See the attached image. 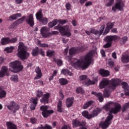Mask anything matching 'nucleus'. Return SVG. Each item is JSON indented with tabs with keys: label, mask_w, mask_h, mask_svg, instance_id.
I'll use <instances>...</instances> for the list:
<instances>
[{
	"label": "nucleus",
	"mask_w": 129,
	"mask_h": 129,
	"mask_svg": "<svg viewBox=\"0 0 129 129\" xmlns=\"http://www.w3.org/2000/svg\"><path fill=\"white\" fill-rule=\"evenodd\" d=\"M65 58L66 60L70 62L71 66L74 68H81L82 69H85L89 66L91 62L92 54L91 52H89L79 59L77 58H72L70 56H66Z\"/></svg>",
	"instance_id": "f257e3e1"
},
{
	"label": "nucleus",
	"mask_w": 129,
	"mask_h": 129,
	"mask_svg": "<svg viewBox=\"0 0 129 129\" xmlns=\"http://www.w3.org/2000/svg\"><path fill=\"white\" fill-rule=\"evenodd\" d=\"M121 106L120 105H116L114 108H112L108 114V116L107 117L106 120L104 122H101L99 124V126L102 129H106L108 127L109 125L111 124V121L113 118V115L112 113H117L119 110H120Z\"/></svg>",
	"instance_id": "f03ea898"
},
{
	"label": "nucleus",
	"mask_w": 129,
	"mask_h": 129,
	"mask_svg": "<svg viewBox=\"0 0 129 129\" xmlns=\"http://www.w3.org/2000/svg\"><path fill=\"white\" fill-rule=\"evenodd\" d=\"M27 47L22 42H20L18 46L17 55L22 59H27L30 54L27 51Z\"/></svg>",
	"instance_id": "7ed1b4c3"
},
{
	"label": "nucleus",
	"mask_w": 129,
	"mask_h": 129,
	"mask_svg": "<svg viewBox=\"0 0 129 129\" xmlns=\"http://www.w3.org/2000/svg\"><path fill=\"white\" fill-rule=\"evenodd\" d=\"M54 30H58L61 35L66 36L67 37H70L71 36L72 34L68 26L62 27L58 24V25L54 27Z\"/></svg>",
	"instance_id": "20e7f679"
},
{
	"label": "nucleus",
	"mask_w": 129,
	"mask_h": 129,
	"mask_svg": "<svg viewBox=\"0 0 129 129\" xmlns=\"http://www.w3.org/2000/svg\"><path fill=\"white\" fill-rule=\"evenodd\" d=\"M101 111L102 109L101 108H97L94 109L90 114H89L87 111H84L82 112V114L83 116H84V117L87 119H91V118L95 117V116H97Z\"/></svg>",
	"instance_id": "39448f33"
},
{
	"label": "nucleus",
	"mask_w": 129,
	"mask_h": 129,
	"mask_svg": "<svg viewBox=\"0 0 129 129\" xmlns=\"http://www.w3.org/2000/svg\"><path fill=\"white\" fill-rule=\"evenodd\" d=\"M10 67L13 69L12 71L15 73L20 72L23 68L20 61L16 60L10 63Z\"/></svg>",
	"instance_id": "423d86ee"
},
{
	"label": "nucleus",
	"mask_w": 129,
	"mask_h": 129,
	"mask_svg": "<svg viewBox=\"0 0 129 129\" xmlns=\"http://www.w3.org/2000/svg\"><path fill=\"white\" fill-rule=\"evenodd\" d=\"M72 125L73 128H76L77 127L79 126H82L80 129H87L86 127H84L86 125V123L85 121H82L81 122L77 120V119H74L72 120Z\"/></svg>",
	"instance_id": "0eeeda50"
},
{
	"label": "nucleus",
	"mask_w": 129,
	"mask_h": 129,
	"mask_svg": "<svg viewBox=\"0 0 129 129\" xmlns=\"http://www.w3.org/2000/svg\"><path fill=\"white\" fill-rule=\"evenodd\" d=\"M48 107L47 106H42L40 107V110L42 111V116L44 118H47L50 114L53 113L54 111L53 110H47Z\"/></svg>",
	"instance_id": "6e6552de"
},
{
	"label": "nucleus",
	"mask_w": 129,
	"mask_h": 129,
	"mask_svg": "<svg viewBox=\"0 0 129 129\" xmlns=\"http://www.w3.org/2000/svg\"><path fill=\"white\" fill-rule=\"evenodd\" d=\"M117 39V37L116 36H109L105 38L104 40L107 42V43L105 44L103 47L104 48H108L111 45L112 41L113 40H116Z\"/></svg>",
	"instance_id": "1a4fd4ad"
},
{
	"label": "nucleus",
	"mask_w": 129,
	"mask_h": 129,
	"mask_svg": "<svg viewBox=\"0 0 129 129\" xmlns=\"http://www.w3.org/2000/svg\"><path fill=\"white\" fill-rule=\"evenodd\" d=\"M105 27V25H103L100 27L99 31L95 30H92L91 31H85V33L88 35H91V33H94V34L98 36H100L103 33Z\"/></svg>",
	"instance_id": "9d476101"
},
{
	"label": "nucleus",
	"mask_w": 129,
	"mask_h": 129,
	"mask_svg": "<svg viewBox=\"0 0 129 129\" xmlns=\"http://www.w3.org/2000/svg\"><path fill=\"white\" fill-rule=\"evenodd\" d=\"M35 16H36V19L41 22L42 24L46 25L48 23V19L46 18L43 17L42 12L41 11L37 12Z\"/></svg>",
	"instance_id": "9b49d317"
},
{
	"label": "nucleus",
	"mask_w": 129,
	"mask_h": 129,
	"mask_svg": "<svg viewBox=\"0 0 129 129\" xmlns=\"http://www.w3.org/2000/svg\"><path fill=\"white\" fill-rule=\"evenodd\" d=\"M124 7V3L122 0H117L115 5L112 8V11L113 12H116V10L122 11Z\"/></svg>",
	"instance_id": "f8f14e48"
},
{
	"label": "nucleus",
	"mask_w": 129,
	"mask_h": 129,
	"mask_svg": "<svg viewBox=\"0 0 129 129\" xmlns=\"http://www.w3.org/2000/svg\"><path fill=\"white\" fill-rule=\"evenodd\" d=\"M50 28L47 27H42L40 29V33L41 36L44 38H47L50 36Z\"/></svg>",
	"instance_id": "ddd939ff"
},
{
	"label": "nucleus",
	"mask_w": 129,
	"mask_h": 129,
	"mask_svg": "<svg viewBox=\"0 0 129 129\" xmlns=\"http://www.w3.org/2000/svg\"><path fill=\"white\" fill-rule=\"evenodd\" d=\"M19 106L14 101H12L10 104L7 106L8 109L13 112H16L19 109Z\"/></svg>",
	"instance_id": "4468645a"
},
{
	"label": "nucleus",
	"mask_w": 129,
	"mask_h": 129,
	"mask_svg": "<svg viewBox=\"0 0 129 129\" xmlns=\"http://www.w3.org/2000/svg\"><path fill=\"white\" fill-rule=\"evenodd\" d=\"M109 81L107 79L104 78L102 80L101 82H100L99 87L100 89H102V88H104L105 86L108 85Z\"/></svg>",
	"instance_id": "2eb2a0df"
},
{
	"label": "nucleus",
	"mask_w": 129,
	"mask_h": 129,
	"mask_svg": "<svg viewBox=\"0 0 129 129\" xmlns=\"http://www.w3.org/2000/svg\"><path fill=\"white\" fill-rule=\"evenodd\" d=\"M122 88L124 89V95L126 96L129 95V86L126 82H122Z\"/></svg>",
	"instance_id": "dca6fc26"
},
{
	"label": "nucleus",
	"mask_w": 129,
	"mask_h": 129,
	"mask_svg": "<svg viewBox=\"0 0 129 129\" xmlns=\"http://www.w3.org/2000/svg\"><path fill=\"white\" fill-rule=\"evenodd\" d=\"M49 96V93H46L43 95V97L40 99V102H41V103H48Z\"/></svg>",
	"instance_id": "f3484780"
},
{
	"label": "nucleus",
	"mask_w": 129,
	"mask_h": 129,
	"mask_svg": "<svg viewBox=\"0 0 129 129\" xmlns=\"http://www.w3.org/2000/svg\"><path fill=\"white\" fill-rule=\"evenodd\" d=\"M35 73H36V76H35V78H34V80L39 79L42 77V74L41 71V69L39 67L35 69Z\"/></svg>",
	"instance_id": "a211bd4d"
},
{
	"label": "nucleus",
	"mask_w": 129,
	"mask_h": 129,
	"mask_svg": "<svg viewBox=\"0 0 129 129\" xmlns=\"http://www.w3.org/2000/svg\"><path fill=\"white\" fill-rule=\"evenodd\" d=\"M113 26L114 24L113 23H108L103 35H105L109 33V31L113 27Z\"/></svg>",
	"instance_id": "6ab92c4d"
},
{
	"label": "nucleus",
	"mask_w": 129,
	"mask_h": 129,
	"mask_svg": "<svg viewBox=\"0 0 129 129\" xmlns=\"http://www.w3.org/2000/svg\"><path fill=\"white\" fill-rule=\"evenodd\" d=\"M120 83L121 80L118 79H112L111 80V85H112V86H113V87H116V86L120 84Z\"/></svg>",
	"instance_id": "aec40b11"
},
{
	"label": "nucleus",
	"mask_w": 129,
	"mask_h": 129,
	"mask_svg": "<svg viewBox=\"0 0 129 129\" xmlns=\"http://www.w3.org/2000/svg\"><path fill=\"white\" fill-rule=\"evenodd\" d=\"M82 51V50L81 49L78 48H72L69 50V54L70 55H73Z\"/></svg>",
	"instance_id": "412c9836"
},
{
	"label": "nucleus",
	"mask_w": 129,
	"mask_h": 129,
	"mask_svg": "<svg viewBox=\"0 0 129 129\" xmlns=\"http://www.w3.org/2000/svg\"><path fill=\"white\" fill-rule=\"evenodd\" d=\"M31 102H32V104L31 106V109L32 110H34V109H35V107L37 103L38 99L37 98H32L31 99Z\"/></svg>",
	"instance_id": "4be33fe9"
},
{
	"label": "nucleus",
	"mask_w": 129,
	"mask_h": 129,
	"mask_svg": "<svg viewBox=\"0 0 129 129\" xmlns=\"http://www.w3.org/2000/svg\"><path fill=\"white\" fill-rule=\"evenodd\" d=\"M92 94L97 96L98 98L99 101L100 102H102L103 101V97L102 95V94L100 93H96L95 92H92Z\"/></svg>",
	"instance_id": "5701e85b"
},
{
	"label": "nucleus",
	"mask_w": 129,
	"mask_h": 129,
	"mask_svg": "<svg viewBox=\"0 0 129 129\" xmlns=\"http://www.w3.org/2000/svg\"><path fill=\"white\" fill-rule=\"evenodd\" d=\"M74 102L73 98H69L66 100V105L67 107H71L72 106Z\"/></svg>",
	"instance_id": "b1692460"
},
{
	"label": "nucleus",
	"mask_w": 129,
	"mask_h": 129,
	"mask_svg": "<svg viewBox=\"0 0 129 129\" xmlns=\"http://www.w3.org/2000/svg\"><path fill=\"white\" fill-rule=\"evenodd\" d=\"M98 82L97 77L94 81H91L90 79H87V81L85 83L86 86H89V85H93V84H95L96 82Z\"/></svg>",
	"instance_id": "393cba45"
},
{
	"label": "nucleus",
	"mask_w": 129,
	"mask_h": 129,
	"mask_svg": "<svg viewBox=\"0 0 129 129\" xmlns=\"http://www.w3.org/2000/svg\"><path fill=\"white\" fill-rule=\"evenodd\" d=\"M121 62L123 63H127L129 62V55L128 54H124L121 58Z\"/></svg>",
	"instance_id": "a878e982"
},
{
	"label": "nucleus",
	"mask_w": 129,
	"mask_h": 129,
	"mask_svg": "<svg viewBox=\"0 0 129 129\" xmlns=\"http://www.w3.org/2000/svg\"><path fill=\"white\" fill-rule=\"evenodd\" d=\"M99 73L102 77H107L109 75V72L103 69L100 70Z\"/></svg>",
	"instance_id": "bb28decb"
},
{
	"label": "nucleus",
	"mask_w": 129,
	"mask_h": 129,
	"mask_svg": "<svg viewBox=\"0 0 129 129\" xmlns=\"http://www.w3.org/2000/svg\"><path fill=\"white\" fill-rule=\"evenodd\" d=\"M8 72V68L6 67L2 68V70L0 71V77H3L5 76Z\"/></svg>",
	"instance_id": "cd10ccee"
},
{
	"label": "nucleus",
	"mask_w": 129,
	"mask_h": 129,
	"mask_svg": "<svg viewBox=\"0 0 129 129\" xmlns=\"http://www.w3.org/2000/svg\"><path fill=\"white\" fill-rule=\"evenodd\" d=\"M27 22L28 24L31 26H33L34 25L33 17L32 15H30L28 16V19H27Z\"/></svg>",
	"instance_id": "c85d7f7f"
},
{
	"label": "nucleus",
	"mask_w": 129,
	"mask_h": 129,
	"mask_svg": "<svg viewBox=\"0 0 129 129\" xmlns=\"http://www.w3.org/2000/svg\"><path fill=\"white\" fill-rule=\"evenodd\" d=\"M21 16H22V15L20 13H18V14H14V15H13L12 16H11L10 17L9 20L10 21H13V20H16L17 19H18L19 17H21Z\"/></svg>",
	"instance_id": "c756f323"
},
{
	"label": "nucleus",
	"mask_w": 129,
	"mask_h": 129,
	"mask_svg": "<svg viewBox=\"0 0 129 129\" xmlns=\"http://www.w3.org/2000/svg\"><path fill=\"white\" fill-rule=\"evenodd\" d=\"M8 129H17V126L11 122L7 123Z\"/></svg>",
	"instance_id": "7c9ffc66"
},
{
	"label": "nucleus",
	"mask_w": 129,
	"mask_h": 129,
	"mask_svg": "<svg viewBox=\"0 0 129 129\" xmlns=\"http://www.w3.org/2000/svg\"><path fill=\"white\" fill-rule=\"evenodd\" d=\"M6 91L3 90L2 87H0V98H4V97H6Z\"/></svg>",
	"instance_id": "2f4dec72"
},
{
	"label": "nucleus",
	"mask_w": 129,
	"mask_h": 129,
	"mask_svg": "<svg viewBox=\"0 0 129 129\" xmlns=\"http://www.w3.org/2000/svg\"><path fill=\"white\" fill-rule=\"evenodd\" d=\"M10 43V39L9 38H3L1 39V43L6 45Z\"/></svg>",
	"instance_id": "473e14b6"
},
{
	"label": "nucleus",
	"mask_w": 129,
	"mask_h": 129,
	"mask_svg": "<svg viewBox=\"0 0 129 129\" xmlns=\"http://www.w3.org/2000/svg\"><path fill=\"white\" fill-rule=\"evenodd\" d=\"M58 82H59V83H60L61 85H66V84L68 83V81L64 78L59 79Z\"/></svg>",
	"instance_id": "72a5a7b5"
},
{
	"label": "nucleus",
	"mask_w": 129,
	"mask_h": 129,
	"mask_svg": "<svg viewBox=\"0 0 129 129\" xmlns=\"http://www.w3.org/2000/svg\"><path fill=\"white\" fill-rule=\"evenodd\" d=\"M15 49V47L11 46V47H7L5 48L4 50L6 51L7 53H12L13 50Z\"/></svg>",
	"instance_id": "f704fd0d"
},
{
	"label": "nucleus",
	"mask_w": 129,
	"mask_h": 129,
	"mask_svg": "<svg viewBox=\"0 0 129 129\" xmlns=\"http://www.w3.org/2000/svg\"><path fill=\"white\" fill-rule=\"evenodd\" d=\"M127 108H129V102L128 103H125L123 105L122 109V112H124V111H126ZM127 119L129 120V114Z\"/></svg>",
	"instance_id": "c9c22d12"
},
{
	"label": "nucleus",
	"mask_w": 129,
	"mask_h": 129,
	"mask_svg": "<svg viewBox=\"0 0 129 129\" xmlns=\"http://www.w3.org/2000/svg\"><path fill=\"white\" fill-rule=\"evenodd\" d=\"M112 102H108L105 106L103 107V108L106 111H108L110 108V105L112 104Z\"/></svg>",
	"instance_id": "e433bc0d"
},
{
	"label": "nucleus",
	"mask_w": 129,
	"mask_h": 129,
	"mask_svg": "<svg viewBox=\"0 0 129 129\" xmlns=\"http://www.w3.org/2000/svg\"><path fill=\"white\" fill-rule=\"evenodd\" d=\"M93 101H89L87 102H86L83 107V109H86L89 107V106H90L92 103H93Z\"/></svg>",
	"instance_id": "4c0bfd02"
},
{
	"label": "nucleus",
	"mask_w": 129,
	"mask_h": 129,
	"mask_svg": "<svg viewBox=\"0 0 129 129\" xmlns=\"http://www.w3.org/2000/svg\"><path fill=\"white\" fill-rule=\"evenodd\" d=\"M55 54V51L53 50H48L46 51V55L47 56H52Z\"/></svg>",
	"instance_id": "58836bf2"
},
{
	"label": "nucleus",
	"mask_w": 129,
	"mask_h": 129,
	"mask_svg": "<svg viewBox=\"0 0 129 129\" xmlns=\"http://www.w3.org/2000/svg\"><path fill=\"white\" fill-rule=\"evenodd\" d=\"M39 49L38 47H36L35 49H34L33 50H32V55L34 56H37L39 53Z\"/></svg>",
	"instance_id": "ea45409f"
},
{
	"label": "nucleus",
	"mask_w": 129,
	"mask_h": 129,
	"mask_svg": "<svg viewBox=\"0 0 129 129\" xmlns=\"http://www.w3.org/2000/svg\"><path fill=\"white\" fill-rule=\"evenodd\" d=\"M61 73L63 74V75H72V73L71 72H69V71L67 69L62 70V71H61Z\"/></svg>",
	"instance_id": "a19ab883"
},
{
	"label": "nucleus",
	"mask_w": 129,
	"mask_h": 129,
	"mask_svg": "<svg viewBox=\"0 0 129 129\" xmlns=\"http://www.w3.org/2000/svg\"><path fill=\"white\" fill-rule=\"evenodd\" d=\"M18 76L16 75L12 76L11 78V80L15 82H18Z\"/></svg>",
	"instance_id": "79ce46f5"
},
{
	"label": "nucleus",
	"mask_w": 129,
	"mask_h": 129,
	"mask_svg": "<svg viewBox=\"0 0 129 129\" xmlns=\"http://www.w3.org/2000/svg\"><path fill=\"white\" fill-rule=\"evenodd\" d=\"M108 64L109 67L112 68L114 66V61L111 60V59H109L108 61Z\"/></svg>",
	"instance_id": "37998d69"
},
{
	"label": "nucleus",
	"mask_w": 129,
	"mask_h": 129,
	"mask_svg": "<svg viewBox=\"0 0 129 129\" xmlns=\"http://www.w3.org/2000/svg\"><path fill=\"white\" fill-rule=\"evenodd\" d=\"M42 95L43 92L41 91L38 90L36 91V96H37V97H42Z\"/></svg>",
	"instance_id": "c03bdc74"
},
{
	"label": "nucleus",
	"mask_w": 129,
	"mask_h": 129,
	"mask_svg": "<svg viewBox=\"0 0 129 129\" xmlns=\"http://www.w3.org/2000/svg\"><path fill=\"white\" fill-rule=\"evenodd\" d=\"M76 91L77 93H84V90L81 87L77 88L76 89Z\"/></svg>",
	"instance_id": "a18cd8bd"
},
{
	"label": "nucleus",
	"mask_w": 129,
	"mask_h": 129,
	"mask_svg": "<svg viewBox=\"0 0 129 129\" xmlns=\"http://www.w3.org/2000/svg\"><path fill=\"white\" fill-rule=\"evenodd\" d=\"M114 1V0H108L109 2L105 5L106 6H107V7L111 6L113 4Z\"/></svg>",
	"instance_id": "49530a36"
},
{
	"label": "nucleus",
	"mask_w": 129,
	"mask_h": 129,
	"mask_svg": "<svg viewBox=\"0 0 129 129\" xmlns=\"http://www.w3.org/2000/svg\"><path fill=\"white\" fill-rule=\"evenodd\" d=\"M110 95V93L106 90L104 91V97H109Z\"/></svg>",
	"instance_id": "de8ad7c7"
},
{
	"label": "nucleus",
	"mask_w": 129,
	"mask_h": 129,
	"mask_svg": "<svg viewBox=\"0 0 129 129\" xmlns=\"http://www.w3.org/2000/svg\"><path fill=\"white\" fill-rule=\"evenodd\" d=\"M55 62L57 64V66L60 67L62 64V61L60 59H57L55 60Z\"/></svg>",
	"instance_id": "09e8293b"
},
{
	"label": "nucleus",
	"mask_w": 129,
	"mask_h": 129,
	"mask_svg": "<svg viewBox=\"0 0 129 129\" xmlns=\"http://www.w3.org/2000/svg\"><path fill=\"white\" fill-rule=\"evenodd\" d=\"M68 22L67 20H58V23L59 24L63 25Z\"/></svg>",
	"instance_id": "8fccbe9b"
},
{
	"label": "nucleus",
	"mask_w": 129,
	"mask_h": 129,
	"mask_svg": "<svg viewBox=\"0 0 129 129\" xmlns=\"http://www.w3.org/2000/svg\"><path fill=\"white\" fill-rule=\"evenodd\" d=\"M17 40H18L17 38H12V39H10V43H15L17 41Z\"/></svg>",
	"instance_id": "3c124183"
},
{
	"label": "nucleus",
	"mask_w": 129,
	"mask_h": 129,
	"mask_svg": "<svg viewBox=\"0 0 129 129\" xmlns=\"http://www.w3.org/2000/svg\"><path fill=\"white\" fill-rule=\"evenodd\" d=\"M87 79V76L86 75H82L79 77V80L83 81Z\"/></svg>",
	"instance_id": "603ef678"
},
{
	"label": "nucleus",
	"mask_w": 129,
	"mask_h": 129,
	"mask_svg": "<svg viewBox=\"0 0 129 129\" xmlns=\"http://www.w3.org/2000/svg\"><path fill=\"white\" fill-rule=\"evenodd\" d=\"M49 36L53 35H57L59 34V32L58 31H51V32H49Z\"/></svg>",
	"instance_id": "864d4df0"
},
{
	"label": "nucleus",
	"mask_w": 129,
	"mask_h": 129,
	"mask_svg": "<svg viewBox=\"0 0 129 129\" xmlns=\"http://www.w3.org/2000/svg\"><path fill=\"white\" fill-rule=\"evenodd\" d=\"M35 84H36L37 85H43V82L42 81L39 80L35 82Z\"/></svg>",
	"instance_id": "5fc2aeb1"
},
{
	"label": "nucleus",
	"mask_w": 129,
	"mask_h": 129,
	"mask_svg": "<svg viewBox=\"0 0 129 129\" xmlns=\"http://www.w3.org/2000/svg\"><path fill=\"white\" fill-rule=\"evenodd\" d=\"M71 5L70 3H68L66 5V8L67 10H69L71 9Z\"/></svg>",
	"instance_id": "6e6d98bb"
},
{
	"label": "nucleus",
	"mask_w": 129,
	"mask_h": 129,
	"mask_svg": "<svg viewBox=\"0 0 129 129\" xmlns=\"http://www.w3.org/2000/svg\"><path fill=\"white\" fill-rule=\"evenodd\" d=\"M48 27L49 28H52L54 26H55V25H54V23H53V21L48 23Z\"/></svg>",
	"instance_id": "4d7b16f0"
},
{
	"label": "nucleus",
	"mask_w": 129,
	"mask_h": 129,
	"mask_svg": "<svg viewBox=\"0 0 129 129\" xmlns=\"http://www.w3.org/2000/svg\"><path fill=\"white\" fill-rule=\"evenodd\" d=\"M93 5V3L92 2H87L85 3V6L86 7H88L92 6Z\"/></svg>",
	"instance_id": "13d9d810"
},
{
	"label": "nucleus",
	"mask_w": 129,
	"mask_h": 129,
	"mask_svg": "<svg viewBox=\"0 0 129 129\" xmlns=\"http://www.w3.org/2000/svg\"><path fill=\"white\" fill-rule=\"evenodd\" d=\"M61 129H71V128L69 125H64V126H62V127H61Z\"/></svg>",
	"instance_id": "bf43d9fd"
},
{
	"label": "nucleus",
	"mask_w": 129,
	"mask_h": 129,
	"mask_svg": "<svg viewBox=\"0 0 129 129\" xmlns=\"http://www.w3.org/2000/svg\"><path fill=\"white\" fill-rule=\"evenodd\" d=\"M52 22L53 23V25L55 26L58 23H59V20H57V19L53 20V21H52Z\"/></svg>",
	"instance_id": "052dcab7"
},
{
	"label": "nucleus",
	"mask_w": 129,
	"mask_h": 129,
	"mask_svg": "<svg viewBox=\"0 0 129 129\" xmlns=\"http://www.w3.org/2000/svg\"><path fill=\"white\" fill-rule=\"evenodd\" d=\"M25 18H26L25 17H22V18H21V19H20L19 20H18V22H19L20 23H22V22H24V21Z\"/></svg>",
	"instance_id": "680f3d73"
},
{
	"label": "nucleus",
	"mask_w": 129,
	"mask_h": 129,
	"mask_svg": "<svg viewBox=\"0 0 129 129\" xmlns=\"http://www.w3.org/2000/svg\"><path fill=\"white\" fill-rule=\"evenodd\" d=\"M37 121V119L35 118H32L31 119V122L33 123V124H35L36 123Z\"/></svg>",
	"instance_id": "e2e57ef3"
},
{
	"label": "nucleus",
	"mask_w": 129,
	"mask_h": 129,
	"mask_svg": "<svg viewBox=\"0 0 129 129\" xmlns=\"http://www.w3.org/2000/svg\"><path fill=\"white\" fill-rule=\"evenodd\" d=\"M44 129H52V126L48 124H45V126H44Z\"/></svg>",
	"instance_id": "0e129e2a"
},
{
	"label": "nucleus",
	"mask_w": 129,
	"mask_h": 129,
	"mask_svg": "<svg viewBox=\"0 0 129 129\" xmlns=\"http://www.w3.org/2000/svg\"><path fill=\"white\" fill-rule=\"evenodd\" d=\"M57 107H62V101L61 100L58 101V103H57Z\"/></svg>",
	"instance_id": "69168bd1"
},
{
	"label": "nucleus",
	"mask_w": 129,
	"mask_h": 129,
	"mask_svg": "<svg viewBox=\"0 0 129 129\" xmlns=\"http://www.w3.org/2000/svg\"><path fill=\"white\" fill-rule=\"evenodd\" d=\"M100 53L102 56H105V52L104 50L103 49L101 50Z\"/></svg>",
	"instance_id": "338daca9"
},
{
	"label": "nucleus",
	"mask_w": 129,
	"mask_h": 129,
	"mask_svg": "<svg viewBox=\"0 0 129 129\" xmlns=\"http://www.w3.org/2000/svg\"><path fill=\"white\" fill-rule=\"evenodd\" d=\"M39 52L42 56H44L45 55L44 52L43 51H42V49H39Z\"/></svg>",
	"instance_id": "774afa93"
}]
</instances>
